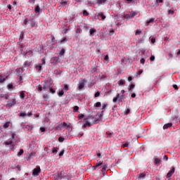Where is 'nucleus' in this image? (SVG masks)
Returning <instances> with one entry per match:
<instances>
[{
    "label": "nucleus",
    "mask_w": 180,
    "mask_h": 180,
    "mask_svg": "<svg viewBox=\"0 0 180 180\" xmlns=\"http://www.w3.org/2000/svg\"><path fill=\"white\" fill-rule=\"evenodd\" d=\"M107 0H98L97 1V4L98 5H102V4H105V2H106Z\"/></svg>",
    "instance_id": "22"
},
{
    "label": "nucleus",
    "mask_w": 180,
    "mask_h": 180,
    "mask_svg": "<svg viewBox=\"0 0 180 180\" xmlns=\"http://www.w3.org/2000/svg\"><path fill=\"white\" fill-rule=\"evenodd\" d=\"M117 84L120 86L124 85L125 84V80H124L123 79H120V80L117 82Z\"/></svg>",
    "instance_id": "14"
},
{
    "label": "nucleus",
    "mask_w": 180,
    "mask_h": 180,
    "mask_svg": "<svg viewBox=\"0 0 180 180\" xmlns=\"http://www.w3.org/2000/svg\"><path fill=\"white\" fill-rule=\"evenodd\" d=\"M85 123L84 124V127H91L92 125L96 124L95 122H94V117L91 116L88 117L87 118H84Z\"/></svg>",
    "instance_id": "1"
},
{
    "label": "nucleus",
    "mask_w": 180,
    "mask_h": 180,
    "mask_svg": "<svg viewBox=\"0 0 180 180\" xmlns=\"http://www.w3.org/2000/svg\"><path fill=\"white\" fill-rule=\"evenodd\" d=\"M172 123L165 124L164 126L162 127V129L164 130L167 129L172 127Z\"/></svg>",
    "instance_id": "8"
},
{
    "label": "nucleus",
    "mask_w": 180,
    "mask_h": 180,
    "mask_svg": "<svg viewBox=\"0 0 180 180\" xmlns=\"http://www.w3.org/2000/svg\"><path fill=\"white\" fill-rule=\"evenodd\" d=\"M129 89H135V84H131L130 86H129Z\"/></svg>",
    "instance_id": "54"
},
{
    "label": "nucleus",
    "mask_w": 180,
    "mask_h": 180,
    "mask_svg": "<svg viewBox=\"0 0 180 180\" xmlns=\"http://www.w3.org/2000/svg\"><path fill=\"white\" fill-rule=\"evenodd\" d=\"M30 65V63L29 61H25L24 63V68H27V67H29Z\"/></svg>",
    "instance_id": "34"
},
{
    "label": "nucleus",
    "mask_w": 180,
    "mask_h": 180,
    "mask_svg": "<svg viewBox=\"0 0 180 180\" xmlns=\"http://www.w3.org/2000/svg\"><path fill=\"white\" fill-rule=\"evenodd\" d=\"M20 116H21V117L27 116V113H25V112H21V113H20Z\"/></svg>",
    "instance_id": "59"
},
{
    "label": "nucleus",
    "mask_w": 180,
    "mask_h": 180,
    "mask_svg": "<svg viewBox=\"0 0 180 180\" xmlns=\"http://www.w3.org/2000/svg\"><path fill=\"white\" fill-rule=\"evenodd\" d=\"M150 42L152 44H155V38H150Z\"/></svg>",
    "instance_id": "57"
},
{
    "label": "nucleus",
    "mask_w": 180,
    "mask_h": 180,
    "mask_svg": "<svg viewBox=\"0 0 180 180\" xmlns=\"http://www.w3.org/2000/svg\"><path fill=\"white\" fill-rule=\"evenodd\" d=\"M125 18L127 20H130V19H132L133 18H130V15L127 14V15H125Z\"/></svg>",
    "instance_id": "50"
},
{
    "label": "nucleus",
    "mask_w": 180,
    "mask_h": 180,
    "mask_svg": "<svg viewBox=\"0 0 180 180\" xmlns=\"http://www.w3.org/2000/svg\"><path fill=\"white\" fill-rule=\"evenodd\" d=\"M140 34H141V31L140 30H136V33H135V35H136V36H138V35H139Z\"/></svg>",
    "instance_id": "41"
},
{
    "label": "nucleus",
    "mask_w": 180,
    "mask_h": 180,
    "mask_svg": "<svg viewBox=\"0 0 180 180\" xmlns=\"http://www.w3.org/2000/svg\"><path fill=\"white\" fill-rule=\"evenodd\" d=\"M85 84L84 82L79 83V86H78V90L81 91L84 86Z\"/></svg>",
    "instance_id": "16"
},
{
    "label": "nucleus",
    "mask_w": 180,
    "mask_h": 180,
    "mask_svg": "<svg viewBox=\"0 0 180 180\" xmlns=\"http://www.w3.org/2000/svg\"><path fill=\"white\" fill-rule=\"evenodd\" d=\"M63 154H64V150H62L61 152H60V153H59V156L63 157Z\"/></svg>",
    "instance_id": "55"
},
{
    "label": "nucleus",
    "mask_w": 180,
    "mask_h": 180,
    "mask_svg": "<svg viewBox=\"0 0 180 180\" xmlns=\"http://www.w3.org/2000/svg\"><path fill=\"white\" fill-rule=\"evenodd\" d=\"M83 118H84V115L79 114V115H78V119H79V120H82V119H83Z\"/></svg>",
    "instance_id": "52"
},
{
    "label": "nucleus",
    "mask_w": 180,
    "mask_h": 180,
    "mask_svg": "<svg viewBox=\"0 0 180 180\" xmlns=\"http://www.w3.org/2000/svg\"><path fill=\"white\" fill-rule=\"evenodd\" d=\"M6 77H0V84L5 82Z\"/></svg>",
    "instance_id": "40"
},
{
    "label": "nucleus",
    "mask_w": 180,
    "mask_h": 180,
    "mask_svg": "<svg viewBox=\"0 0 180 180\" xmlns=\"http://www.w3.org/2000/svg\"><path fill=\"white\" fill-rule=\"evenodd\" d=\"M63 141H64V138L62 137V136H60V137H59V142H60V143H63Z\"/></svg>",
    "instance_id": "49"
},
{
    "label": "nucleus",
    "mask_w": 180,
    "mask_h": 180,
    "mask_svg": "<svg viewBox=\"0 0 180 180\" xmlns=\"http://www.w3.org/2000/svg\"><path fill=\"white\" fill-rule=\"evenodd\" d=\"M25 91H21L20 93V98L23 100L25 99Z\"/></svg>",
    "instance_id": "19"
},
{
    "label": "nucleus",
    "mask_w": 180,
    "mask_h": 180,
    "mask_svg": "<svg viewBox=\"0 0 180 180\" xmlns=\"http://www.w3.org/2000/svg\"><path fill=\"white\" fill-rule=\"evenodd\" d=\"M15 168H17L18 171H21V166L18 165H14L13 166H12V169H15Z\"/></svg>",
    "instance_id": "12"
},
{
    "label": "nucleus",
    "mask_w": 180,
    "mask_h": 180,
    "mask_svg": "<svg viewBox=\"0 0 180 180\" xmlns=\"http://www.w3.org/2000/svg\"><path fill=\"white\" fill-rule=\"evenodd\" d=\"M30 25H31L32 28L35 27V25H36L35 20H34L33 18H31V19H30Z\"/></svg>",
    "instance_id": "9"
},
{
    "label": "nucleus",
    "mask_w": 180,
    "mask_h": 180,
    "mask_svg": "<svg viewBox=\"0 0 180 180\" xmlns=\"http://www.w3.org/2000/svg\"><path fill=\"white\" fill-rule=\"evenodd\" d=\"M8 89H13V84H8Z\"/></svg>",
    "instance_id": "43"
},
{
    "label": "nucleus",
    "mask_w": 180,
    "mask_h": 180,
    "mask_svg": "<svg viewBox=\"0 0 180 180\" xmlns=\"http://www.w3.org/2000/svg\"><path fill=\"white\" fill-rule=\"evenodd\" d=\"M145 176H146V174H144V173H141L139 175L140 179H143Z\"/></svg>",
    "instance_id": "44"
},
{
    "label": "nucleus",
    "mask_w": 180,
    "mask_h": 180,
    "mask_svg": "<svg viewBox=\"0 0 180 180\" xmlns=\"http://www.w3.org/2000/svg\"><path fill=\"white\" fill-rule=\"evenodd\" d=\"M63 95H64L63 90H61L59 91V93H58V96H59V97H62V96H63Z\"/></svg>",
    "instance_id": "28"
},
{
    "label": "nucleus",
    "mask_w": 180,
    "mask_h": 180,
    "mask_svg": "<svg viewBox=\"0 0 180 180\" xmlns=\"http://www.w3.org/2000/svg\"><path fill=\"white\" fill-rule=\"evenodd\" d=\"M154 162L156 165H158L161 162V160L159 158H154Z\"/></svg>",
    "instance_id": "17"
},
{
    "label": "nucleus",
    "mask_w": 180,
    "mask_h": 180,
    "mask_svg": "<svg viewBox=\"0 0 180 180\" xmlns=\"http://www.w3.org/2000/svg\"><path fill=\"white\" fill-rule=\"evenodd\" d=\"M20 68L19 69H17L15 71L17 72V74H21V72H20Z\"/></svg>",
    "instance_id": "64"
},
{
    "label": "nucleus",
    "mask_w": 180,
    "mask_h": 180,
    "mask_svg": "<svg viewBox=\"0 0 180 180\" xmlns=\"http://www.w3.org/2000/svg\"><path fill=\"white\" fill-rule=\"evenodd\" d=\"M9 124H11V123L9 122H7L5 124H4L3 127L4 128H8V127H9Z\"/></svg>",
    "instance_id": "33"
},
{
    "label": "nucleus",
    "mask_w": 180,
    "mask_h": 180,
    "mask_svg": "<svg viewBox=\"0 0 180 180\" xmlns=\"http://www.w3.org/2000/svg\"><path fill=\"white\" fill-rule=\"evenodd\" d=\"M49 91L50 93H51L52 94H55L56 93V91L53 88H50Z\"/></svg>",
    "instance_id": "46"
},
{
    "label": "nucleus",
    "mask_w": 180,
    "mask_h": 180,
    "mask_svg": "<svg viewBox=\"0 0 180 180\" xmlns=\"http://www.w3.org/2000/svg\"><path fill=\"white\" fill-rule=\"evenodd\" d=\"M64 53H65V50L62 49L61 51H60L59 56L61 57L62 56H64Z\"/></svg>",
    "instance_id": "24"
},
{
    "label": "nucleus",
    "mask_w": 180,
    "mask_h": 180,
    "mask_svg": "<svg viewBox=\"0 0 180 180\" xmlns=\"http://www.w3.org/2000/svg\"><path fill=\"white\" fill-rule=\"evenodd\" d=\"M39 11H40L39 6H36V7H35V13H39Z\"/></svg>",
    "instance_id": "29"
},
{
    "label": "nucleus",
    "mask_w": 180,
    "mask_h": 180,
    "mask_svg": "<svg viewBox=\"0 0 180 180\" xmlns=\"http://www.w3.org/2000/svg\"><path fill=\"white\" fill-rule=\"evenodd\" d=\"M42 89H43V91H47V89H48V85H47V84H44V85L42 86Z\"/></svg>",
    "instance_id": "25"
},
{
    "label": "nucleus",
    "mask_w": 180,
    "mask_h": 180,
    "mask_svg": "<svg viewBox=\"0 0 180 180\" xmlns=\"http://www.w3.org/2000/svg\"><path fill=\"white\" fill-rule=\"evenodd\" d=\"M79 109V108L78 106H74L73 107V112H78Z\"/></svg>",
    "instance_id": "32"
},
{
    "label": "nucleus",
    "mask_w": 180,
    "mask_h": 180,
    "mask_svg": "<svg viewBox=\"0 0 180 180\" xmlns=\"http://www.w3.org/2000/svg\"><path fill=\"white\" fill-rule=\"evenodd\" d=\"M107 106H108V105L105 104V103L102 104V108H101V110H105V108H107Z\"/></svg>",
    "instance_id": "48"
},
{
    "label": "nucleus",
    "mask_w": 180,
    "mask_h": 180,
    "mask_svg": "<svg viewBox=\"0 0 180 180\" xmlns=\"http://www.w3.org/2000/svg\"><path fill=\"white\" fill-rule=\"evenodd\" d=\"M99 96H100V92L99 91H97V93H96L94 94V97H96V98L99 97Z\"/></svg>",
    "instance_id": "56"
},
{
    "label": "nucleus",
    "mask_w": 180,
    "mask_h": 180,
    "mask_svg": "<svg viewBox=\"0 0 180 180\" xmlns=\"http://www.w3.org/2000/svg\"><path fill=\"white\" fill-rule=\"evenodd\" d=\"M37 91H38V92H41V91H43L42 86H38Z\"/></svg>",
    "instance_id": "45"
},
{
    "label": "nucleus",
    "mask_w": 180,
    "mask_h": 180,
    "mask_svg": "<svg viewBox=\"0 0 180 180\" xmlns=\"http://www.w3.org/2000/svg\"><path fill=\"white\" fill-rule=\"evenodd\" d=\"M155 59V57L154 56H152L150 57V61H154V60Z\"/></svg>",
    "instance_id": "58"
},
{
    "label": "nucleus",
    "mask_w": 180,
    "mask_h": 180,
    "mask_svg": "<svg viewBox=\"0 0 180 180\" xmlns=\"http://www.w3.org/2000/svg\"><path fill=\"white\" fill-rule=\"evenodd\" d=\"M42 65H43L38 64L37 65H36V70H37L38 71H41Z\"/></svg>",
    "instance_id": "21"
},
{
    "label": "nucleus",
    "mask_w": 180,
    "mask_h": 180,
    "mask_svg": "<svg viewBox=\"0 0 180 180\" xmlns=\"http://www.w3.org/2000/svg\"><path fill=\"white\" fill-rule=\"evenodd\" d=\"M67 41H68L67 38L64 37V38H63V39H61V41H60V44H64V43H65V42H67Z\"/></svg>",
    "instance_id": "31"
},
{
    "label": "nucleus",
    "mask_w": 180,
    "mask_h": 180,
    "mask_svg": "<svg viewBox=\"0 0 180 180\" xmlns=\"http://www.w3.org/2000/svg\"><path fill=\"white\" fill-rule=\"evenodd\" d=\"M89 15V13L87 12V11L84 10L83 11V15L84 16H88Z\"/></svg>",
    "instance_id": "38"
},
{
    "label": "nucleus",
    "mask_w": 180,
    "mask_h": 180,
    "mask_svg": "<svg viewBox=\"0 0 180 180\" xmlns=\"http://www.w3.org/2000/svg\"><path fill=\"white\" fill-rule=\"evenodd\" d=\"M98 17L101 18L102 20H105V15L103 14V13H98Z\"/></svg>",
    "instance_id": "11"
},
{
    "label": "nucleus",
    "mask_w": 180,
    "mask_h": 180,
    "mask_svg": "<svg viewBox=\"0 0 180 180\" xmlns=\"http://www.w3.org/2000/svg\"><path fill=\"white\" fill-rule=\"evenodd\" d=\"M64 91H69V86L68 84L64 85Z\"/></svg>",
    "instance_id": "39"
},
{
    "label": "nucleus",
    "mask_w": 180,
    "mask_h": 180,
    "mask_svg": "<svg viewBox=\"0 0 180 180\" xmlns=\"http://www.w3.org/2000/svg\"><path fill=\"white\" fill-rule=\"evenodd\" d=\"M4 144H5L6 146L11 145L12 149H13V148H15V144L13 143V141H5Z\"/></svg>",
    "instance_id": "10"
},
{
    "label": "nucleus",
    "mask_w": 180,
    "mask_h": 180,
    "mask_svg": "<svg viewBox=\"0 0 180 180\" xmlns=\"http://www.w3.org/2000/svg\"><path fill=\"white\" fill-rule=\"evenodd\" d=\"M130 18H134L136 15H137V13H136L135 11H132L131 14L129 15Z\"/></svg>",
    "instance_id": "36"
},
{
    "label": "nucleus",
    "mask_w": 180,
    "mask_h": 180,
    "mask_svg": "<svg viewBox=\"0 0 180 180\" xmlns=\"http://www.w3.org/2000/svg\"><path fill=\"white\" fill-rule=\"evenodd\" d=\"M46 64V58H42L41 59V64H40V65H45Z\"/></svg>",
    "instance_id": "37"
},
{
    "label": "nucleus",
    "mask_w": 180,
    "mask_h": 180,
    "mask_svg": "<svg viewBox=\"0 0 180 180\" xmlns=\"http://www.w3.org/2000/svg\"><path fill=\"white\" fill-rule=\"evenodd\" d=\"M94 106H96V108H101V102H97L94 104Z\"/></svg>",
    "instance_id": "30"
},
{
    "label": "nucleus",
    "mask_w": 180,
    "mask_h": 180,
    "mask_svg": "<svg viewBox=\"0 0 180 180\" xmlns=\"http://www.w3.org/2000/svg\"><path fill=\"white\" fill-rule=\"evenodd\" d=\"M102 162L100 161L99 162H97L94 166V169H97V167H99L102 165Z\"/></svg>",
    "instance_id": "13"
},
{
    "label": "nucleus",
    "mask_w": 180,
    "mask_h": 180,
    "mask_svg": "<svg viewBox=\"0 0 180 180\" xmlns=\"http://www.w3.org/2000/svg\"><path fill=\"white\" fill-rule=\"evenodd\" d=\"M58 148L57 147H54L53 149L52 150V153H55L58 152Z\"/></svg>",
    "instance_id": "42"
},
{
    "label": "nucleus",
    "mask_w": 180,
    "mask_h": 180,
    "mask_svg": "<svg viewBox=\"0 0 180 180\" xmlns=\"http://www.w3.org/2000/svg\"><path fill=\"white\" fill-rule=\"evenodd\" d=\"M108 169V165H104L103 166H102V172H105V171H106Z\"/></svg>",
    "instance_id": "26"
},
{
    "label": "nucleus",
    "mask_w": 180,
    "mask_h": 180,
    "mask_svg": "<svg viewBox=\"0 0 180 180\" xmlns=\"http://www.w3.org/2000/svg\"><path fill=\"white\" fill-rule=\"evenodd\" d=\"M40 173H41V168L39 167L34 169V170H33V176H39Z\"/></svg>",
    "instance_id": "3"
},
{
    "label": "nucleus",
    "mask_w": 180,
    "mask_h": 180,
    "mask_svg": "<svg viewBox=\"0 0 180 180\" xmlns=\"http://www.w3.org/2000/svg\"><path fill=\"white\" fill-rule=\"evenodd\" d=\"M17 104V101H15V98H13L9 101L7 102V104L5 105V107L8 109H11L13 106H15Z\"/></svg>",
    "instance_id": "2"
},
{
    "label": "nucleus",
    "mask_w": 180,
    "mask_h": 180,
    "mask_svg": "<svg viewBox=\"0 0 180 180\" xmlns=\"http://www.w3.org/2000/svg\"><path fill=\"white\" fill-rule=\"evenodd\" d=\"M104 60H109V56L108 55H105V56H104Z\"/></svg>",
    "instance_id": "53"
},
{
    "label": "nucleus",
    "mask_w": 180,
    "mask_h": 180,
    "mask_svg": "<svg viewBox=\"0 0 180 180\" xmlns=\"http://www.w3.org/2000/svg\"><path fill=\"white\" fill-rule=\"evenodd\" d=\"M36 0H30L28 1V3L32 4V5H34L35 4Z\"/></svg>",
    "instance_id": "51"
},
{
    "label": "nucleus",
    "mask_w": 180,
    "mask_h": 180,
    "mask_svg": "<svg viewBox=\"0 0 180 180\" xmlns=\"http://www.w3.org/2000/svg\"><path fill=\"white\" fill-rule=\"evenodd\" d=\"M62 128H63V127H60V126H56V128H54V129L56 130V131H58V130H59V129H61Z\"/></svg>",
    "instance_id": "47"
},
{
    "label": "nucleus",
    "mask_w": 180,
    "mask_h": 180,
    "mask_svg": "<svg viewBox=\"0 0 180 180\" xmlns=\"http://www.w3.org/2000/svg\"><path fill=\"white\" fill-rule=\"evenodd\" d=\"M174 13V11H172V10L168 11V14L173 15Z\"/></svg>",
    "instance_id": "61"
},
{
    "label": "nucleus",
    "mask_w": 180,
    "mask_h": 180,
    "mask_svg": "<svg viewBox=\"0 0 180 180\" xmlns=\"http://www.w3.org/2000/svg\"><path fill=\"white\" fill-rule=\"evenodd\" d=\"M129 112H130V110H129V108H127V109L126 110V111H125L126 115H128V114H129Z\"/></svg>",
    "instance_id": "60"
},
{
    "label": "nucleus",
    "mask_w": 180,
    "mask_h": 180,
    "mask_svg": "<svg viewBox=\"0 0 180 180\" xmlns=\"http://www.w3.org/2000/svg\"><path fill=\"white\" fill-rule=\"evenodd\" d=\"M58 126L62 127L63 128L66 127V129H68L70 128V123L69 122H63L61 124H59V125H58Z\"/></svg>",
    "instance_id": "4"
},
{
    "label": "nucleus",
    "mask_w": 180,
    "mask_h": 180,
    "mask_svg": "<svg viewBox=\"0 0 180 180\" xmlns=\"http://www.w3.org/2000/svg\"><path fill=\"white\" fill-rule=\"evenodd\" d=\"M0 98L8 99L9 98V96L8 94H0Z\"/></svg>",
    "instance_id": "18"
},
{
    "label": "nucleus",
    "mask_w": 180,
    "mask_h": 180,
    "mask_svg": "<svg viewBox=\"0 0 180 180\" xmlns=\"http://www.w3.org/2000/svg\"><path fill=\"white\" fill-rule=\"evenodd\" d=\"M119 98H120V94H116V97L113 98V103H116Z\"/></svg>",
    "instance_id": "20"
},
{
    "label": "nucleus",
    "mask_w": 180,
    "mask_h": 180,
    "mask_svg": "<svg viewBox=\"0 0 180 180\" xmlns=\"http://www.w3.org/2000/svg\"><path fill=\"white\" fill-rule=\"evenodd\" d=\"M60 4L63 6H67L68 5V0H62Z\"/></svg>",
    "instance_id": "23"
},
{
    "label": "nucleus",
    "mask_w": 180,
    "mask_h": 180,
    "mask_svg": "<svg viewBox=\"0 0 180 180\" xmlns=\"http://www.w3.org/2000/svg\"><path fill=\"white\" fill-rule=\"evenodd\" d=\"M106 136L108 138H111V137H113L114 134H113V132L108 131V132H106Z\"/></svg>",
    "instance_id": "15"
},
{
    "label": "nucleus",
    "mask_w": 180,
    "mask_h": 180,
    "mask_svg": "<svg viewBox=\"0 0 180 180\" xmlns=\"http://www.w3.org/2000/svg\"><path fill=\"white\" fill-rule=\"evenodd\" d=\"M174 173H175V167H172V170L168 172L167 175V178L172 177V176L174 174Z\"/></svg>",
    "instance_id": "5"
},
{
    "label": "nucleus",
    "mask_w": 180,
    "mask_h": 180,
    "mask_svg": "<svg viewBox=\"0 0 180 180\" xmlns=\"http://www.w3.org/2000/svg\"><path fill=\"white\" fill-rule=\"evenodd\" d=\"M146 60L143 59V58H141V60H140V63H141V64H144V62H145Z\"/></svg>",
    "instance_id": "63"
},
{
    "label": "nucleus",
    "mask_w": 180,
    "mask_h": 180,
    "mask_svg": "<svg viewBox=\"0 0 180 180\" xmlns=\"http://www.w3.org/2000/svg\"><path fill=\"white\" fill-rule=\"evenodd\" d=\"M155 21V18H150V20H146V27L149 26L150 24L153 23Z\"/></svg>",
    "instance_id": "6"
},
{
    "label": "nucleus",
    "mask_w": 180,
    "mask_h": 180,
    "mask_svg": "<svg viewBox=\"0 0 180 180\" xmlns=\"http://www.w3.org/2000/svg\"><path fill=\"white\" fill-rule=\"evenodd\" d=\"M23 153H24V150H23V149H20V151H19V153H18V156H21L22 155H23Z\"/></svg>",
    "instance_id": "35"
},
{
    "label": "nucleus",
    "mask_w": 180,
    "mask_h": 180,
    "mask_svg": "<svg viewBox=\"0 0 180 180\" xmlns=\"http://www.w3.org/2000/svg\"><path fill=\"white\" fill-rule=\"evenodd\" d=\"M30 20L28 18H25L23 21V24L24 25H27V24L29 23Z\"/></svg>",
    "instance_id": "27"
},
{
    "label": "nucleus",
    "mask_w": 180,
    "mask_h": 180,
    "mask_svg": "<svg viewBox=\"0 0 180 180\" xmlns=\"http://www.w3.org/2000/svg\"><path fill=\"white\" fill-rule=\"evenodd\" d=\"M97 32V30L95 28H90L89 33L90 37L95 36V33Z\"/></svg>",
    "instance_id": "7"
},
{
    "label": "nucleus",
    "mask_w": 180,
    "mask_h": 180,
    "mask_svg": "<svg viewBox=\"0 0 180 180\" xmlns=\"http://www.w3.org/2000/svg\"><path fill=\"white\" fill-rule=\"evenodd\" d=\"M44 99L46 101L48 100V96L47 95H44L43 96Z\"/></svg>",
    "instance_id": "62"
}]
</instances>
